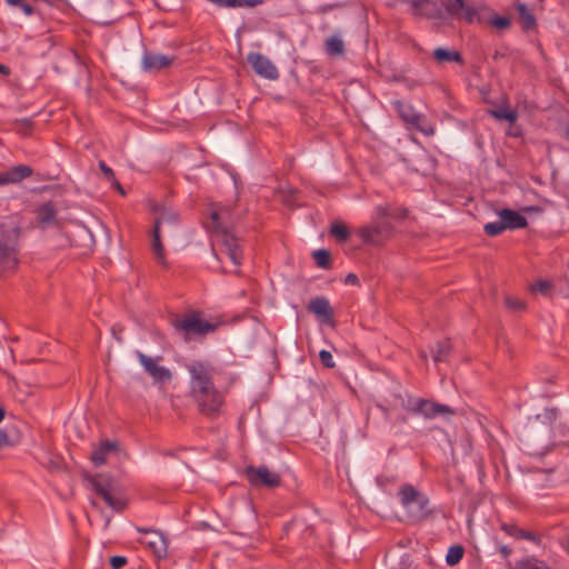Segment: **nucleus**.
<instances>
[{"label":"nucleus","instance_id":"f257e3e1","mask_svg":"<svg viewBox=\"0 0 569 569\" xmlns=\"http://www.w3.org/2000/svg\"><path fill=\"white\" fill-rule=\"evenodd\" d=\"M398 498L413 522H423L433 518L435 509L430 507L429 498L412 485H402L398 491Z\"/></svg>","mask_w":569,"mask_h":569},{"label":"nucleus","instance_id":"f03ea898","mask_svg":"<svg viewBox=\"0 0 569 569\" xmlns=\"http://www.w3.org/2000/svg\"><path fill=\"white\" fill-rule=\"evenodd\" d=\"M207 228L212 233L214 242L228 254L231 262L239 267L242 263L243 254L238 238L221 222V214L217 210L210 213V221Z\"/></svg>","mask_w":569,"mask_h":569},{"label":"nucleus","instance_id":"7ed1b4c3","mask_svg":"<svg viewBox=\"0 0 569 569\" xmlns=\"http://www.w3.org/2000/svg\"><path fill=\"white\" fill-rule=\"evenodd\" d=\"M170 325L187 342L196 337H203L217 329V325L203 320L197 312H190L182 316L172 315L170 318Z\"/></svg>","mask_w":569,"mask_h":569},{"label":"nucleus","instance_id":"20e7f679","mask_svg":"<svg viewBox=\"0 0 569 569\" xmlns=\"http://www.w3.org/2000/svg\"><path fill=\"white\" fill-rule=\"evenodd\" d=\"M20 229L11 222L0 224V272L13 271L18 266Z\"/></svg>","mask_w":569,"mask_h":569},{"label":"nucleus","instance_id":"39448f33","mask_svg":"<svg viewBox=\"0 0 569 569\" xmlns=\"http://www.w3.org/2000/svg\"><path fill=\"white\" fill-rule=\"evenodd\" d=\"M198 410L209 417H217L224 406V393L214 383L189 391Z\"/></svg>","mask_w":569,"mask_h":569},{"label":"nucleus","instance_id":"423d86ee","mask_svg":"<svg viewBox=\"0 0 569 569\" xmlns=\"http://www.w3.org/2000/svg\"><path fill=\"white\" fill-rule=\"evenodd\" d=\"M89 482L106 505L117 512L126 509L127 503L123 498L116 496L117 485L114 479L109 475L97 473L89 478Z\"/></svg>","mask_w":569,"mask_h":569},{"label":"nucleus","instance_id":"0eeeda50","mask_svg":"<svg viewBox=\"0 0 569 569\" xmlns=\"http://www.w3.org/2000/svg\"><path fill=\"white\" fill-rule=\"evenodd\" d=\"M405 409L407 412L421 416L425 419H433L439 416H452L455 413L451 407L425 398H408Z\"/></svg>","mask_w":569,"mask_h":569},{"label":"nucleus","instance_id":"6e6552de","mask_svg":"<svg viewBox=\"0 0 569 569\" xmlns=\"http://www.w3.org/2000/svg\"><path fill=\"white\" fill-rule=\"evenodd\" d=\"M186 369L190 377L189 391L214 383L216 368L209 360L193 359L186 363Z\"/></svg>","mask_w":569,"mask_h":569},{"label":"nucleus","instance_id":"1a4fd4ad","mask_svg":"<svg viewBox=\"0 0 569 569\" xmlns=\"http://www.w3.org/2000/svg\"><path fill=\"white\" fill-rule=\"evenodd\" d=\"M244 476L249 483L253 487L277 488L281 485V477L279 473L271 471L267 466L261 465L258 467L248 466L244 469Z\"/></svg>","mask_w":569,"mask_h":569},{"label":"nucleus","instance_id":"9d476101","mask_svg":"<svg viewBox=\"0 0 569 569\" xmlns=\"http://www.w3.org/2000/svg\"><path fill=\"white\" fill-rule=\"evenodd\" d=\"M392 232V226L389 222L363 226L358 229L357 233L367 244H380Z\"/></svg>","mask_w":569,"mask_h":569},{"label":"nucleus","instance_id":"9b49d317","mask_svg":"<svg viewBox=\"0 0 569 569\" xmlns=\"http://www.w3.org/2000/svg\"><path fill=\"white\" fill-rule=\"evenodd\" d=\"M150 210L153 214H156L153 228H158L161 231L163 226H167L169 231H173L178 228L180 217L174 210L166 207L164 204L156 202L150 206Z\"/></svg>","mask_w":569,"mask_h":569},{"label":"nucleus","instance_id":"f8f14e48","mask_svg":"<svg viewBox=\"0 0 569 569\" xmlns=\"http://www.w3.org/2000/svg\"><path fill=\"white\" fill-rule=\"evenodd\" d=\"M139 532L149 535L148 538L140 540L146 545L158 559H163L168 553V540L164 535L154 529L137 528Z\"/></svg>","mask_w":569,"mask_h":569},{"label":"nucleus","instance_id":"ddd939ff","mask_svg":"<svg viewBox=\"0 0 569 569\" xmlns=\"http://www.w3.org/2000/svg\"><path fill=\"white\" fill-rule=\"evenodd\" d=\"M307 310L313 313L321 322L331 328L336 327L335 311L326 297L312 298L307 306Z\"/></svg>","mask_w":569,"mask_h":569},{"label":"nucleus","instance_id":"4468645a","mask_svg":"<svg viewBox=\"0 0 569 569\" xmlns=\"http://www.w3.org/2000/svg\"><path fill=\"white\" fill-rule=\"evenodd\" d=\"M248 62L260 77L269 80H277L279 78L277 67L263 54L251 52L248 54Z\"/></svg>","mask_w":569,"mask_h":569},{"label":"nucleus","instance_id":"2eb2a0df","mask_svg":"<svg viewBox=\"0 0 569 569\" xmlns=\"http://www.w3.org/2000/svg\"><path fill=\"white\" fill-rule=\"evenodd\" d=\"M136 356L140 365L156 382H166L171 380V371L166 367L159 366L153 358L142 353L141 351H137Z\"/></svg>","mask_w":569,"mask_h":569},{"label":"nucleus","instance_id":"dca6fc26","mask_svg":"<svg viewBox=\"0 0 569 569\" xmlns=\"http://www.w3.org/2000/svg\"><path fill=\"white\" fill-rule=\"evenodd\" d=\"M119 451V443L111 440H102L91 452V461L96 467L102 466L107 462L111 453Z\"/></svg>","mask_w":569,"mask_h":569},{"label":"nucleus","instance_id":"f3484780","mask_svg":"<svg viewBox=\"0 0 569 569\" xmlns=\"http://www.w3.org/2000/svg\"><path fill=\"white\" fill-rule=\"evenodd\" d=\"M141 63L144 71L152 72L169 67L172 63V58L164 54L146 52Z\"/></svg>","mask_w":569,"mask_h":569},{"label":"nucleus","instance_id":"a211bd4d","mask_svg":"<svg viewBox=\"0 0 569 569\" xmlns=\"http://www.w3.org/2000/svg\"><path fill=\"white\" fill-rule=\"evenodd\" d=\"M396 104H397L399 116L403 119V121L418 128L426 136H432L435 133L433 128L425 129L419 126L420 116L412 109L411 106L403 104L401 102H397Z\"/></svg>","mask_w":569,"mask_h":569},{"label":"nucleus","instance_id":"6ab92c4d","mask_svg":"<svg viewBox=\"0 0 569 569\" xmlns=\"http://www.w3.org/2000/svg\"><path fill=\"white\" fill-rule=\"evenodd\" d=\"M499 217L502 219L506 229H522L528 226L527 218L512 209H502L499 211Z\"/></svg>","mask_w":569,"mask_h":569},{"label":"nucleus","instance_id":"aec40b11","mask_svg":"<svg viewBox=\"0 0 569 569\" xmlns=\"http://www.w3.org/2000/svg\"><path fill=\"white\" fill-rule=\"evenodd\" d=\"M412 6L416 12L420 16H425L427 18L432 19L443 18L442 10L435 2H431L429 0H412Z\"/></svg>","mask_w":569,"mask_h":569},{"label":"nucleus","instance_id":"412c9836","mask_svg":"<svg viewBox=\"0 0 569 569\" xmlns=\"http://www.w3.org/2000/svg\"><path fill=\"white\" fill-rule=\"evenodd\" d=\"M408 214V210L402 207H391V206H378L376 208V218H391L395 220H403Z\"/></svg>","mask_w":569,"mask_h":569},{"label":"nucleus","instance_id":"4be33fe9","mask_svg":"<svg viewBox=\"0 0 569 569\" xmlns=\"http://www.w3.org/2000/svg\"><path fill=\"white\" fill-rule=\"evenodd\" d=\"M432 57L439 63H445V62H456L459 64L463 63L462 56L457 50L437 48L433 50Z\"/></svg>","mask_w":569,"mask_h":569},{"label":"nucleus","instance_id":"5701e85b","mask_svg":"<svg viewBox=\"0 0 569 569\" xmlns=\"http://www.w3.org/2000/svg\"><path fill=\"white\" fill-rule=\"evenodd\" d=\"M521 27L525 31L532 30L536 27V18L525 3L516 4Z\"/></svg>","mask_w":569,"mask_h":569},{"label":"nucleus","instance_id":"b1692460","mask_svg":"<svg viewBox=\"0 0 569 569\" xmlns=\"http://www.w3.org/2000/svg\"><path fill=\"white\" fill-rule=\"evenodd\" d=\"M509 569H550V567L540 559H537L535 557H527L523 559H520L515 562V565H511L508 561Z\"/></svg>","mask_w":569,"mask_h":569},{"label":"nucleus","instance_id":"393cba45","mask_svg":"<svg viewBox=\"0 0 569 569\" xmlns=\"http://www.w3.org/2000/svg\"><path fill=\"white\" fill-rule=\"evenodd\" d=\"M57 210L51 201L42 203L37 209V219L40 223L51 224L56 220Z\"/></svg>","mask_w":569,"mask_h":569},{"label":"nucleus","instance_id":"a878e982","mask_svg":"<svg viewBox=\"0 0 569 569\" xmlns=\"http://www.w3.org/2000/svg\"><path fill=\"white\" fill-rule=\"evenodd\" d=\"M32 174L40 176L39 172H34L30 166L17 164L3 173H0V178H29Z\"/></svg>","mask_w":569,"mask_h":569},{"label":"nucleus","instance_id":"bb28decb","mask_svg":"<svg viewBox=\"0 0 569 569\" xmlns=\"http://www.w3.org/2000/svg\"><path fill=\"white\" fill-rule=\"evenodd\" d=\"M161 233L162 231L159 230L158 228H152V250L158 262L160 264H166L164 248L160 238Z\"/></svg>","mask_w":569,"mask_h":569},{"label":"nucleus","instance_id":"cd10ccee","mask_svg":"<svg viewBox=\"0 0 569 569\" xmlns=\"http://www.w3.org/2000/svg\"><path fill=\"white\" fill-rule=\"evenodd\" d=\"M326 51L328 54L338 57L345 53V43L338 36H331L326 40Z\"/></svg>","mask_w":569,"mask_h":569},{"label":"nucleus","instance_id":"c85d7f7f","mask_svg":"<svg viewBox=\"0 0 569 569\" xmlns=\"http://www.w3.org/2000/svg\"><path fill=\"white\" fill-rule=\"evenodd\" d=\"M312 258L319 268L326 269V270L331 269L332 261H331V253L329 250H326V249L315 250L312 252Z\"/></svg>","mask_w":569,"mask_h":569},{"label":"nucleus","instance_id":"c756f323","mask_svg":"<svg viewBox=\"0 0 569 569\" xmlns=\"http://www.w3.org/2000/svg\"><path fill=\"white\" fill-rule=\"evenodd\" d=\"M446 12L452 18H461L462 11L466 7L463 0H441Z\"/></svg>","mask_w":569,"mask_h":569},{"label":"nucleus","instance_id":"7c9ffc66","mask_svg":"<svg viewBox=\"0 0 569 569\" xmlns=\"http://www.w3.org/2000/svg\"><path fill=\"white\" fill-rule=\"evenodd\" d=\"M451 349V343L449 340L438 341L436 346V350L432 351V359L435 362H443L448 359L449 352Z\"/></svg>","mask_w":569,"mask_h":569},{"label":"nucleus","instance_id":"2f4dec72","mask_svg":"<svg viewBox=\"0 0 569 569\" xmlns=\"http://www.w3.org/2000/svg\"><path fill=\"white\" fill-rule=\"evenodd\" d=\"M330 234L337 239L339 242H345L350 237V231L348 227L340 221H335L330 227Z\"/></svg>","mask_w":569,"mask_h":569},{"label":"nucleus","instance_id":"473e14b6","mask_svg":"<svg viewBox=\"0 0 569 569\" xmlns=\"http://www.w3.org/2000/svg\"><path fill=\"white\" fill-rule=\"evenodd\" d=\"M489 114L498 120H506L510 123L515 122L517 120V112L516 110L509 109V108H497L489 110Z\"/></svg>","mask_w":569,"mask_h":569},{"label":"nucleus","instance_id":"72a5a7b5","mask_svg":"<svg viewBox=\"0 0 569 569\" xmlns=\"http://www.w3.org/2000/svg\"><path fill=\"white\" fill-rule=\"evenodd\" d=\"M465 555V549L460 545L451 546L446 556V562L449 566H456Z\"/></svg>","mask_w":569,"mask_h":569},{"label":"nucleus","instance_id":"f704fd0d","mask_svg":"<svg viewBox=\"0 0 569 569\" xmlns=\"http://www.w3.org/2000/svg\"><path fill=\"white\" fill-rule=\"evenodd\" d=\"M505 230L507 229L502 219H500L499 221L488 222L483 227L485 233L489 237H497L501 234Z\"/></svg>","mask_w":569,"mask_h":569},{"label":"nucleus","instance_id":"c9c22d12","mask_svg":"<svg viewBox=\"0 0 569 569\" xmlns=\"http://www.w3.org/2000/svg\"><path fill=\"white\" fill-rule=\"evenodd\" d=\"M553 284L550 280L538 279L532 286L531 290L540 292L543 296H550Z\"/></svg>","mask_w":569,"mask_h":569},{"label":"nucleus","instance_id":"e433bc0d","mask_svg":"<svg viewBox=\"0 0 569 569\" xmlns=\"http://www.w3.org/2000/svg\"><path fill=\"white\" fill-rule=\"evenodd\" d=\"M505 306L511 311H522L526 309L525 301L512 296H508L505 298Z\"/></svg>","mask_w":569,"mask_h":569},{"label":"nucleus","instance_id":"4c0bfd02","mask_svg":"<svg viewBox=\"0 0 569 569\" xmlns=\"http://www.w3.org/2000/svg\"><path fill=\"white\" fill-rule=\"evenodd\" d=\"M500 529H501L503 532H506L508 536L513 537V538H517V539H519L520 533H521V528H519V527H518L517 525H515V523H507V522H503V523H501Z\"/></svg>","mask_w":569,"mask_h":569},{"label":"nucleus","instance_id":"58836bf2","mask_svg":"<svg viewBox=\"0 0 569 569\" xmlns=\"http://www.w3.org/2000/svg\"><path fill=\"white\" fill-rule=\"evenodd\" d=\"M319 359H320L321 363L323 365V367H326V368L331 369L336 366L332 355L328 350H321L319 352Z\"/></svg>","mask_w":569,"mask_h":569},{"label":"nucleus","instance_id":"ea45409f","mask_svg":"<svg viewBox=\"0 0 569 569\" xmlns=\"http://www.w3.org/2000/svg\"><path fill=\"white\" fill-rule=\"evenodd\" d=\"M18 131L23 136H29L32 129V123L29 119L17 120Z\"/></svg>","mask_w":569,"mask_h":569},{"label":"nucleus","instance_id":"a19ab883","mask_svg":"<svg viewBox=\"0 0 569 569\" xmlns=\"http://www.w3.org/2000/svg\"><path fill=\"white\" fill-rule=\"evenodd\" d=\"M491 23L497 29H501V30L508 29L511 24L510 19L508 17H499V16L492 18Z\"/></svg>","mask_w":569,"mask_h":569},{"label":"nucleus","instance_id":"79ce46f5","mask_svg":"<svg viewBox=\"0 0 569 569\" xmlns=\"http://www.w3.org/2000/svg\"><path fill=\"white\" fill-rule=\"evenodd\" d=\"M109 562L112 569H122L127 565L128 560L123 556H113L110 558Z\"/></svg>","mask_w":569,"mask_h":569},{"label":"nucleus","instance_id":"37998d69","mask_svg":"<svg viewBox=\"0 0 569 569\" xmlns=\"http://www.w3.org/2000/svg\"><path fill=\"white\" fill-rule=\"evenodd\" d=\"M6 1L12 6L20 7L27 16H30L33 12L32 7L30 4H28L24 0H6Z\"/></svg>","mask_w":569,"mask_h":569},{"label":"nucleus","instance_id":"c03bdc74","mask_svg":"<svg viewBox=\"0 0 569 569\" xmlns=\"http://www.w3.org/2000/svg\"><path fill=\"white\" fill-rule=\"evenodd\" d=\"M519 539H523V540H528V541H531V542H535L536 545H540L541 543V537L540 536H537L528 530H525V529H521V533H520V537Z\"/></svg>","mask_w":569,"mask_h":569},{"label":"nucleus","instance_id":"a18cd8bd","mask_svg":"<svg viewBox=\"0 0 569 569\" xmlns=\"http://www.w3.org/2000/svg\"><path fill=\"white\" fill-rule=\"evenodd\" d=\"M477 16H478V12L475 8L465 7L461 18H463L467 22L471 23L475 21Z\"/></svg>","mask_w":569,"mask_h":569},{"label":"nucleus","instance_id":"49530a36","mask_svg":"<svg viewBox=\"0 0 569 569\" xmlns=\"http://www.w3.org/2000/svg\"><path fill=\"white\" fill-rule=\"evenodd\" d=\"M498 550L505 559H508L512 553V549L506 545H499Z\"/></svg>","mask_w":569,"mask_h":569},{"label":"nucleus","instance_id":"de8ad7c7","mask_svg":"<svg viewBox=\"0 0 569 569\" xmlns=\"http://www.w3.org/2000/svg\"><path fill=\"white\" fill-rule=\"evenodd\" d=\"M345 282L347 284L358 286L359 284V278L355 273H348L346 279H345Z\"/></svg>","mask_w":569,"mask_h":569},{"label":"nucleus","instance_id":"09e8293b","mask_svg":"<svg viewBox=\"0 0 569 569\" xmlns=\"http://www.w3.org/2000/svg\"><path fill=\"white\" fill-rule=\"evenodd\" d=\"M9 445H10V441H9L8 433L0 429V449L6 446H9Z\"/></svg>","mask_w":569,"mask_h":569},{"label":"nucleus","instance_id":"8fccbe9b","mask_svg":"<svg viewBox=\"0 0 569 569\" xmlns=\"http://www.w3.org/2000/svg\"><path fill=\"white\" fill-rule=\"evenodd\" d=\"M111 188L116 189L123 197L127 194L119 180H111Z\"/></svg>","mask_w":569,"mask_h":569},{"label":"nucleus","instance_id":"3c124183","mask_svg":"<svg viewBox=\"0 0 569 569\" xmlns=\"http://www.w3.org/2000/svg\"><path fill=\"white\" fill-rule=\"evenodd\" d=\"M99 166L104 176H107V177L113 176L112 169L110 167H108L103 161H100Z\"/></svg>","mask_w":569,"mask_h":569},{"label":"nucleus","instance_id":"603ef678","mask_svg":"<svg viewBox=\"0 0 569 569\" xmlns=\"http://www.w3.org/2000/svg\"><path fill=\"white\" fill-rule=\"evenodd\" d=\"M0 72L3 74H9V68L4 64H0Z\"/></svg>","mask_w":569,"mask_h":569},{"label":"nucleus","instance_id":"864d4df0","mask_svg":"<svg viewBox=\"0 0 569 569\" xmlns=\"http://www.w3.org/2000/svg\"><path fill=\"white\" fill-rule=\"evenodd\" d=\"M4 415H6L4 409L0 407V422L3 420Z\"/></svg>","mask_w":569,"mask_h":569},{"label":"nucleus","instance_id":"5fc2aeb1","mask_svg":"<svg viewBox=\"0 0 569 569\" xmlns=\"http://www.w3.org/2000/svg\"><path fill=\"white\" fill-rule=\"evenodd\" d=\"M17 180H4V179H1L0 180V184H7L9 182H16Z\"/></svg>","mask_w":569,"mask_h":569},{"label":"nucleus","instance_id":"6e6d98bb","mask_svg":"<svg viewBox=\"0 0 569 569\" xmlns=\"http://www.w3.org/2000/svg\"><path fill=\"white\" fill-rule=\"evenodd\" d=\"M420 356H421V358H422L423 360H426V359H427V356H426V353H425V352H421V355H420Z\"/></svg>","mask_w":569,"mask_h":569},{"label":"nucleus","instance_id":"4d7b16f0","mask_svg":"<svg viewBox=\"0 0 569 569\" xmlns=\"http://www.w3.org/2000/svg\"><path fill=\"white\" fill-rule=\"evenodd\" d=\"M566 137L569 139V128L566 129Z\"/></svg>","mask_w":569,"mask_h":569},{"label":"nucleus","instance_id":"13d9d810","mask_svg":"<svg viewBox=\"0 0 569 569\" xmlns=\"http://www.w3.org/2000/svg\"><path fill=\"white\" fill-rule=\"evenodd\" d=\"M401 421H402L403 423H406V422H407V418H406V417L401 418Z\"/></svg>","mask_w":569,"mask_h":569},{"label":"nucleus","instance_id":"bf43d9fd","mask_svg":"<svg viewBox=\"0 0 569 569\" xmlns=\"http://www.w3.org/2000/svg\"><path fill=\"white\" fill-rule=\"evenodd\" d=\"M233 182H234L236 188H238V186H237L238 180L233 179Z\"/></svg>","mask_w":569,"mask_h":569}]
</instances>
